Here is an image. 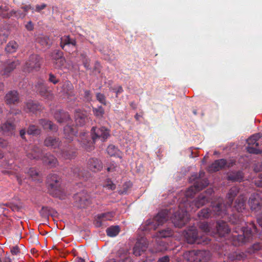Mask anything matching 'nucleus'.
Segmentation results:
<instances>
[{
  "mask_svg": "<svg viewBox=\"0 0 262 262\" xmlns=\"http://www.w3.org/2000/svg\"><path fill=\"white\" fill-rule=\"evenodd\" d=\"M213 192L212 188H209L201 193L193 202L186 201L181 203L179 206V210L174 212L171 217L172 222L174 226L178 228L184 226L189 221L188 213L195 211L197 209L209 202Z\"/></svg>",
  "mask_w": 262,
  "mask_h": 262,
  "instance_id": "f257e3e1",
  "label": "nucleus"
},
{
  "mask_svg": "<svg viewBox=\"0 0 262 262\" xmlns=\"http://www.w3.org/2000/svg\"><path fill=\"white\" fill-rule=\"evenodd\" d=\"M230 222L234 225H237V227L242 229V234L233 235V243L235 246H240L251 241L254 235L257 232L255 224L253 222H250L247 224L246 227L243 226L244 222L240 218L239 215L233 214L230 217Z\"/></svg>",
  "mask_w": 262,
  "mask_h": 262,
  "instance_id": "f03ea898",
  "label": "nucleus"
},
{
  "mask_svg": "<svg viewBox=\"0 0 262 262\" xmlns=\"http://www.w3.org/2000/svg\"><path fill=\"white\" fill-rule=\"evenodd\" d=\"M88 133L82 132L80 134V142L86 150H91L93 147V144L97 140H100L102 142L105 141L110 136V130L105 127H93L91 129V138L92 142H89L87 138Z\"/></svg>",
  "mask_w": 262,
  "mask_h": 262,
  "instance_id": "7ed1b4c3",
  "label": "nucleus"
},
{
  "mask_svg": "<svg viewBox=\"0 0 262 262\" xmlns=\"http://www.w3.org/2000/svg\"><path fill=\"white\" fill-rule=\"evenodd\" d=\"M227 215V206L222 202H219L216 204H212L209 208H204L199 213L201 219H208L214 216L223 217Z\"/></svg>",
  "mask_w": 262,
  "mask_h": 262,
  "instance_id": "20e7f679",
  "label": "nucleus"
},
{
  "mask_svg": "<svg viewBox=\"0 0 262 262\" xmlns=\"http://www.w3.org/2000/svg\"><path fill=\"white\" fill-rule=\"evenodd\" d=\"M168 212L167 209L162 210L152 219L147 220L143 226V229L145 231L156 230L168 220Z\"/></svg>",
  "mask_w": 262,
  "mask_h": 262,
  "instance_id": "39448f33",
  "label": "nucleus"
},
{
  "mask_svg": "<svg viewBox=\"0 0 262 262\" xmlns=\"http://www.w3.org/2000/svg\"><path fill=\"white\" fill-rule=\"evenodd\" d=\"M185 237L187 242L190 244H208L210 239L204 234L199 233L198 230L193 227L189 228L186 232Z\"/></svg>",
  "mask_w": 262,
  "mask_h": 262,
  "instance_id": "423d86ee",
  "label": "nucleus"
},
{
  "mask_svg": "<svg viewBox=\"0 0 262 262\" xmlns=\"http://www.w3.org/2000/svg\"><path fill=\"white\" fill-rule=\"evenodd\" d=\"M185 259L190 262H207L211 257L209 251L205 250H191L183 254Z\"/></svg>",
  "mask_w": 262,
  "mask_h": 262,
  "instance_id": "0eeeda50",
  "label": "nucleus"
},
{
  "mask_svg": "<svg viewBox=\"0 0 262 262\" xmlns=\"http://www.w3.org/2000/svg\"><path fill=\"white\" fill-rule=\"evenodd\" d=\"M204 174V172H201L199 176L200 178L196 180L193 185L189 187L185 191V195L187 199L193 197L197 192L202 190L204 188L208 185L209 182L207 179H201V177H203Z\"/></svg>",
  "mask_w": 262,
  "mask_h": 262,
  "instance_id": "6e6552de",
  "label": "nucleus"
},
{
  "mask_svg": "<svg viewBox=\"0 0 262 262\" xmlns=\"http://www.w3.org/2000/svg\"><path fill=\"white\" fill-rule=\"evenodd\" d=\"M48 188L51 194L56 195L61 191V178L55 173L49 174L47 179Z\"/></svg>",
  "mask_w": 262,
  "mask_h": 262,
  "instance_id": "1a4fd4ad",
  "label": "nucleus"
},
{
  "mask_svg": "<svg viewBox=\"0 0 262 262\" xmlns=\"http://www.w3.org/2000/svg\"><path fill=\"white\" fill-rule=\"evenodd\" d=\"M262 137L261 133H257L251 136L247 140V151L250 154H259L262 153V150L257 148L259 144L257 141Z\"/></svg>",
  "mask_w": 262,
  "mask_h": 262,
  "instance_id": "9d476101",
  "label": "nucleus"
},
{
  "mask_svg": "<svg viewBox=\"0 0 262 262\" xmlns=\"http://www.w3.org/2000/svg\"><path fill=\"white\" fill-rule=\"evenodd\" d=\"M41 58L38 55H31L26 62L25 69L29 72L34 70H38L41 65Z\"/></svg>",
  "mask_w": 262,
  "mask_h": 262,
  "instance_id": "9b49d317",
  "label": "nucleus"
},
{
  "mask_svg": "<svg viewBox=\"0 0 262 262\" xmlns=\"http://www.w3.org/2000/svg\"><path fill=\"white\" fill-rule=\"evenodd\" d=\"M19 64L20 62L17 59H15L13 61L8 60L3 62L1 65V74L6 77H9L10 74L16 68L17 66L19 65Z\"/></svg>",
  "mask_w": 262,
  "mask_h": 262,
  "instance_id": "f8f14e48",
  "label": "nucleus"
},
{
  "mask_svg": "<svg viewBox=\"0 0 262 262\" xmlns=\"http://www.w3.org/2000/svg\"><path fill=\"white\" fill-rule=\"evenodd\" d=\"M75 200L78 207L85 208L91 204V199L90 195L85 191H82L76 194Z\"/></svg>",
  "mask_w": 262,
  "mask_h": 262,
  "instance_id": "ddd939ff",
  "label": "nucleus"
},
{
  "mask_svg": "<svg viewBox=\"0 0 262 262\" xmlns=\"http://www.w3.org/2000/svg\"><path fill=\"white\" fill-rule=\"evenodd\" d=\"M148 246V242L145 237H142L138 239L134 248L133 253L136 256H140L145 251Z\"/></svg>",
  "mask_w": 262,
  "mask_h": 262,
  "instance_id": "4468645a",
  "label": "nucleus"
},
{
  "mask_svg": "<svg viewBox=\"0 0 262 262\" xmlns=\"http://www.w3.org/2000/svg\"><path fill=\"white\" fill-rule=\"evenodd\" d=\"M251 209L255 212L260 210L262 207V199L258 193H253L249 199Z\"/></svg>",
  "mask_w": 262,
  "mask_h": 262,
  "instance_id": "2eb2a0df",
  "label": "nucleus"
},
{
  "mask_svg": "<svg viewBox=\"0 0 262 262\" xmlns=\"http://www.w3.org/2000/svg\"><path fill=\"white\" fill-rule=\"evenodd\" d=\"M63 55V52L58 50L51 53V59L56 68H60L64 64L66 60Z\"/></svg>",
  "mask_w": 262,
  "mask_h": 262,
  "instance_id": "dca6fc26",
  "label": "nucleus"
},
{
  "mask_svg": "<svg viewBox=\"0 0 262 262\" xmlns=\"http://www.w3.org/2000/svg\"><path fill=\"white\" fill-rule=\"evenodd\" d=\"M71 173L73 177L79 179L87 180L91 177V173L83 169L78 166H73L71 168Z\"/></svg>",
  "mask_w": 262,
  "mask_h": 262,
  "instance_id": "f3484780",
  "label": "nucleus"
},
{
  "mask_svg": "<svg viewBox=\"0 0 262 262\" xmlns=\"http://www.w3.org/2000/svg\"><path fill=\"white\" fill-rule=\"evenodd\" d=\"M44 145L51 149L55 150L56 149H60L61 142L58 138L48 136L44 140Z\"/></svg>",
  "mask_w": 262,
  "mask_h": 262,
  "instance_id": "a211bd4d",
  "label": "nucleus"
},
{
  "mask_svg": "<svg viewBox=\"0 0 262 262\" xmlns=\"http://www.w3.org/2000/svg\"><path fill=\"white\" fill-rule=\"evenodd\" d=\"M230 167V164H228L225 159H221L215 160L208 167V170L210 172H215L224 168L225 167Z\"/></svg>",
  "mask_w": 262,
  "mask_h": 262,
  "instance_id": "6ab92c4d",
  "label": "nucleus"
},
{
  "mask_svg": "<svg viewBox=\"0 0 262 262\" xmlns=\"http://www.w3.org/2000/svg\"><path fill=\"white\" fill-rule=\"evenodd\" d=\"M114 213L113 212H107L98 214L95 219V224L97 227L103 225V222L106 221H110L114 217Z\"/></svg>",
  "mask_w": 262,
  "mask_h": 262,
  "instance_id": "aec40b11",
  "label": "nucleus"
},
{
  "mask_svg": "<svg viewBox=\"0 0 262 262\" xmlns=\"http://www.w3.org/2000/svg\"><path fill=\"white\" fill-rule=\"evenodd\" d=\"M42 109V106L37 102L29 100L25 103L24 111L27 113H35L37 111H40Z\"/></svg>",
  "mask_w": 262,
  "mask_h": 262,
  "instance_id": "412c9836",
  "label": "nucleus"
},
{
  "mask_svg": "<svg viewBox=\"0 0 262 262\" xmlns=\"http://www.w3.org/2000/svg\"><path fill=\"white\" fill-rule=\"evenodd\" d=\"M75 119L77 125L82 126L85 124L88 119L85 112L78 109L75 111Z\"/></svg>",
  "mask_w": 262,
  "mask_h": 262,
  "instance_id": "4be33fe9",
  "label": "nucleus"
},
{
  "mask_svg": "<svg viewBox=\"0 0 262 262\" xmlns=\"http://www.w3.org/2000/svg\"><path fill=\"white\" fill-rule=\"evenodd\" d=\"M88 167L91 171L96 172L100 171L102 169L103 166L100 160L97 158H93L89 160Z\"/></svg>",
  "mask_w": 262,
  "mask_h": 262,
  "instance_id": "5701e85b",
  "label": "nucleus"
},
{
  "mask_svg": "<svg viewBox=\"0 0 262 262\" xmlns=\"http://www.w3.org/2000/svg\"><path fill=\"white\" fill-rule=\"evenodd\" d=\"M7 104H15L19 102V96L16 91H10L7 93L5 97Z\"/></svg>",
  "mask_w": 262,
  "mask_h": 262,
  "instance_id": "b1692460",
  "label": "nucleus"
},
{
  "mask_svg": "<svg viewBox=\"0 0 262 262\" xmlns=\"http://www.w3.org/2000/svg\"><path fill=\"white\" fill-rule=\"evenodd\" d=\"M216 228L217 234L221 237L225 236L230 231L227 224L223 221H220L216 223Z\"/></svg>",
  "mask_w": 262,
  "mask_h": 262,
  "instance_id": "393cba45",
  "label": "nucleus"
},
{
  "mask_svg": "<svg viewBox=\"0 0 262 262\" xmlns=\"http://www.w3.org/2000/svg\"><path fill=\"white\" fill-rule=\"evenodd\" d=\"M77 132V128L75 126L66 125L63 128L64 138L71 142L73 140V138Z\"/></svg>",
  "mask_w": 262,
  "mask_h": 262,
  "instance_id": "a878e982",
  "label": "nucleus"
},
{
  "mask_svg": "<svg viewBox=\"0 0 262 262\" xmlns=\"http://www.w3.org/2000/svg\"><path fill=\"white\" fill-rule=\"evenodd\" d=\"M37 86V92L42 97L47 99H52L53 98V94L48 90L47 86L43 83H39Z\"/></svg>",
  "mask_w": 262,
  "mask_h": 262,
  "instance_id": "bb28decb",
  "label": "nucleus"
},
{
  "mask_svg": "<svg viewBox=\"0 0 262 262\" xmlns=\"http://www.w3.org/2000/svg\"><path fill=\"white\" fill-rule=\"evenodd\" d=\"M59 156H60L64 159H72L76 157L75 151L71 150L69 146L67 148L60 149L58 151H57Z\"/></svg>",
  "mask_w": 262,
  "mask_h": 262,
  "instance_id": "cd10ccee",
  "label": "nucleus"
},
{
  "mask_svg": "<svg viewBox=\"0 0 262 262\" xmlns=\"http://www.w3.org/2000/svg\"><path fill=\"white\" fill-rule=\"evenodd\" d=\"M239 192V189L237 187H232L229 191L228 193H227V205H225L227 206V209H228V207H230L231 204H232L233 199L237 195L238 193ZM227 210V214H228Z\"/></svg>",
  "mask_w": 262,
  "mask_h": 262,
  "instance_id": "c85d7f7f",
  "label": "nucleus"
},
{
  "mask_svg": "<svg viewBox=\"0 0 262 262\" xmlns=\"http://www.w3.org/2000/svg\"><path fill=\"white\" fill-rule=\"evenodd\" d=\"M56 120L59 123L67 122L70 119L69 114L62 110H57L54 114Z\"/></svg>",
  "mask_w": 262,
  "mask_h": 262,
  "instance_id": "c756f323",
  "label": "nucleus"
},
{
  "mask_svg": "<svg viewBox=\"0 0 262 262\" xmlns=\"http://www.w3.org/2000/svg\"><path fill=\"white\" fill-rule=\"evenodd\" d=\"M39 123L44 129H49L54 132H56L58 130L57 126L50 120L41 119L39 120Z\"/></svg>",
  "mask_w": 262,
  "mask_h": 262,
  "instance_id": "7c9ffc66",
  "label": "nucleus"
},
{
  "mask_svg": "<svg viewBox=\"0 0 262 262\" xmlns=\"http://www.w3.org/2000/svg\"><path fill=\"white\" fill-rule=\"evenodd\" d=\"M43 162L50 167L56 166L58 164L57 159L50 154H46L42 158Z\"/></svg>",
  "mask_w": 262,
  "mask_h": 262,
  "instance_id": "2f4dec72",
  "label": "nucleus"
},
{
  "mask_svg": "<svg viewBox=\"0 0 262 262\" xmlns=\"http://www.w3.org/2000/svg\"><path fill=\"white\" fill-rule=\"evenodd\" d=\"M76 39L71 38L69 35L64 36L60 38V45L62 49L66 46L76 47Z\"/></svg>",
  "mask_w": 262,
  "mask_h": 262,
  "instance_id": "473e14b6",
  "label": "nucleus"
},
{
  "mask_svg": "<svg viewBox=\"0 0 262 262\" xmlns=\"http://www.w3.org/2000/svg\"><path fill=\"white\" fill-rule=\"evenodd\" d=\"M0 128L4 134L10 135L13 133L15 126L13 123L7 121L1 125Z\"/></svg>",
  "mask_w": 262,
  "mask_h": 262,
  "instance_id": "72a5a7b5",
  "label": "nucleus"
},
{
  "mask_svg": "<svg viewBox=\"0 0 262 262\" xmlns=\"http://www.w3.org/2000/svg\"><path fill=\"white\" fill-rule=\"evenodd\" d=\"M156 245L154 251L155 252H160L166 251L168 249V244L162 238H156Z\"/></svg>",
  "mask_w": 262,
  "mask_h": 262,
  "instance_id": "f704fd0d",
  "label": "nucleus"
},
{
  "mask_svg": "<svg viewBox=\"0 0 262 262\" xmlns=\"http://www.w3.org/2000/svg\"><path fill=\"white\" fill-rule=\"evenodd\" d=\"M247 257V254L243 252H234L228 255V259L231 261L241 260Z\"/></svg>",
  "mask_w": 262,
  "mask_h": 262,
  "instance_id": "c9c22d12",
  "label": "nucleus"
},
{
  "mask_svg": "<svg viewBox=\"0 0 262 262\" xmlns=\"http://www.w3.org/2000/svg\"><path fill=\"white\" fill-rule=\"evenodd\" d=\"M244 178L242 172L238 171L228 173L227 179L233 182H241Z\"/></svg>",
  "mask_w": 262,
  "mask_h": 262,
  "instance_id": "e433bc0d",
  "label": "nucleus"
},
{
  "mask_svg": "<svg viewBox=\"0 0 262 262\" xmlns=\"http://www.w3.org/2000/svg\"><path fill=\"white\" fill-rule=\"evenodd\" d=\"M41 150L40 148L37 146H33L31 147V151H29L27 156L30 159H37L41 157Z\"/></svg>",
  "mask_w": 262,
  "mask_h": 262,
  "instance_id": "4c0bfd02",
  "label": "nucleus"
},
{
  "mask_svg": "<svg viewBox=\"0 0 262 262\" xmlns=\"http://www.w3.org/2000/svg\"><path fill=\"white\" fill-rule=\"evenodd\" d=\"M246 200L242 196H239L235 202L234 209L238 212H242L245 209Z\"/></svg>",
  "mask_w": 262,
  "mask_h": 262,
  "instance_id": "58836bf2",
  "label": "nucleus"
},
{
  "mask_svg": "<svg viewBox=\"0 0 262 262\" xmlns=\"http://www.w3.org/2000/svg\"><path fill=\"white\" fill-rule=\"evenodd\" d=\"M173 234L172 230L169 228L161 230L156 233L155 236L156 238H166L171 236Z\"/></svg>",
  "mask_w": 262,
  "mask_h": 262,
  "instance_id": "ea45409f",
  "label": "nucleus"
},
{
  "mask_svg": "<svg viewBox=\"0 0 262 262\" xmlns=\"http://www.w3.org/2000/svg\"><path fill=\"white\" fill-rule=\"evenodd\" d=\"M27 133L29 135L38 136L40 134L41 129L38 126L30 124L28 128Z\"/></svg>",
  "mask_w": 262,
  "mask_h": 262,
  "instance_id": "a19ab883",
  "label": "nucleus"
},
{
  "mask_svg": "<svg viewBox=\"0 0 262 262\" xmlns=\"http://www.w3.org/2000/svg\"><path fill=\"white\" fill-rule=\"evenodd\" d=\"M37 41L43 47L49 48L52 45V41L47 36H41L38 38Z\"/></svg>",
  "mask_w": 262,
  "mask_h": 262,
  "instance_id": "79ce46f5",
  "label": "nucleus"
},
{
  "mask_svg": "<svg viewBox=\"0 0 262 262\" xmlns=\"http://www.w3.org/2000/svg\"><path fill=\"white\" fill-rule=\"evenodd\" d=\"M107 152L111 157H119L120 153L118 148L114 145H110L107 147Z\"/></svg>",
  "mask_w": 262,
  "mask_h": 262,
  "instance_id": "37998d69",
  "label": "nucleus"
},
{
  "mask_svg": "<svg viewBox=\"0 0 262 262\" xmlns=\"http://www.w3.org/2000/svg\"><path fill=\"white\" fill-rule=\"evenodd\" d=\"M119 231L120 229L118 226H111L106 230L107 235L110 237L116 236L118 234Z\"/></svg>",
  "mask_w": 262,
  "mask_h": 262,
  "instance_id": "c03bdc74",
  "label": "nucleus"
},
{
  "mask_svg": "<svg viewBox=\"0 0 262 262\" xmlns=\"http://www.w3.org/2000/svg\"><path fill=\"white\" fill-rule=\"evenodd\" d=\"M18 47V46L15 41H11L7 45L5 51L10 53H14L16 51Z\"/></svg>",
  "mask_w": 262,
  "mask_h": 262,
  "instance_id": "a18cd8bd",
  "label": "nucleus"
},
{
  "mask_svg": "<svg viewBox=\"0 0 262 262\" xmlns=\"http://www.w3.org/2000/svg\"><path fill=\"white\" fill-rule=\"evenodd\" d=\"M9 9L7 5H2L0 6V16L3 18H9L10 11L8 12Z\"/></svg>",
  "mask_w": 262,
  "mask_h": 262,
  "instance_id": "49530a36",
  "label": "nucleus"
},
{
  "mask_svg": "<svg viewBox=\"0 0 262 262\" xmlns=\"http://www.w3.org/2000/svg\"><path fill=\"white\" fill-rule=\"evenodd\" d=\"M92 111L94 115L98 118L103 117L104 114V110L102 106H99L97 107H93Z\"/></svg>",
  "mask_w": 262,
  "mask_h": 262,
  "instance_id": "de8ad7c7",
  "label": "nucleus"
},
{
  "mask_svg": "<svg viewBox=\"0 0 262 262\" xmlns=\"http://www.w3.org/2000/svg\"><path fill=\"white\" fill-rule=\"evenodd\" d=\"M199 228L202 230V231L204 232V233L202 234H204L206 236H207V233L210 231V228L208 224L205 222H200L199 224Z\"/></svg>",
  "mask_w": 262,
  "mask_h": 262,
  "instance_id": "09e8293b",
  "label": "nucleus"
},
{
  "mask_svg": "<svg viewBox=\"0 0 262 262\" xmlns=\"http://www.w3.org/2000/svg\"><path fill=\"white\" fill-rule=\"evenodd\" d=\"M26 15V13H23L20 10H12L10 11V17L14 16L16 18H23Z\"/></svg>",
  "mask_w": 262,
  "mask_h": 262,
  "instance_id": "8fccbe9b",
  "label": "nucleus"
},
{
  "mask_svg": "<svg viewBox=\"0 0 262 262\" xmlns=\"http://www.w3.org/2000/svg\"><path fill=\"white\" fill-rule=\"evenodd\" d=\"M96 97L97 100L100 103L103 104L104 105H107V101L106 100V97L104 94L100 93H97L96 95Z\"/></svg>",
  "mask_w": 262,
  "mask_h": 262,
  "instance_id": "3c124183",
  "label": "nucleus"
},
{
  "mask_svg": "<svg viewBox=\"0 0 262 262\" xmlns=\"http://www.w3.org/2000/svg\"><path fill=\"white\" fill-rule=\"evenodd\" d=\"M262 248V243H257L253 244L249 250V253H254Z\"/></svg>",
  "mask_w": 262,
  "mask_h": 262,
  "instance_id": "603ef678",
  "label": "nucleus"
},
{
  "mask_svg": "<svg viewBox=\"0 0 262 262\" xmlns=\"http://www.w3.org/2000/svg\"><path fill=\"white\" fill-rule=\"evenodd\" d=\"M104 187L107 188L108 189L114 190L116 188V185L110 179L106 180Z\"/></svg>",
  "mask_w": 262,
  "mask_h": 262,
  "instance_id": "864d4df0",
  "label": "nucleus"
},
{
  "mask_svg": "<svg viewBox=\"0 0 262 262\" xmlns=\"http://www.w3.org/2000/svg\"><path fill=\"white\" fill-rule=\"evenodd\" d=\"M126 257H128L127 256V252L123 249H119L116 253V257L119 258L120 260L124 259Z\"/></svg>",
  "mask_w": 262,
  "mask_h": 262,
  "instance_id": "5fc2aeb1",
  "label": "nucleus"
},
{
  "mask_svg": "<svg viewBox=\"0 0 262 262\" xmlns=\"http://www.w3.org/2000/svg\"><path fill=\"white\" fill-rule=\"evenodd\" d=\"M28 173L34 180H35L36 177L39 175L38 172L34 168H30L28 171Z\"/></svg>",
  "mask_w": 262,
  "mask_h": 262,
  "instance_id": "6e6d98bb",
  "label": "nucleus"
},
{
  "mask_svg": "<svg viewBox=\"0 0 262 262\" xmlns=\"http://www.w3.org/2000/svg\"><path fill=\"white\" fill-rule=\"evenodd\" d=\"M8 36V35L7 34L3 32H0V45L6 42Z\"/></svg>",
  "mask_w": 262,
  "mask_h": 262,
  "instance_id": "4d7b16f0",
  "label": "nucleus"
},
{
  "mask_svg": "<svg viewBox=\"0 0 262 262\" xmlns=\"http://www.w3.org/2000/svg\"><path fill=\"white\" fill-rule=\"evenodd\" d=\"M49 81L54 84H57L59 82L58 79L52 73L49 74Z\"/></svg>",
  "mask_w": 262,
  "mask_h": 262,
  "instance_id": "13d9d810",
  "label": "nucleus"
},
{
  "mask_svg": "<svg viewBox=\"0 0 262 262\" xmlns=\"http://www.w3.org/2000/svg\"><path fill=\"white\" fill-rule=\"evenodd\" d=\"M49 209L48 207H42L40 213L42 217H46L49 214Z\"/></svg>",
  "mask_w": 262,
  "mask_h": 262,
  "instance_id": "bf43d9fd",
  "label": "nucleus"
},
{
  "mask_svg": "<svg viewBox=\"0 0 262 262\" xmlns=\"http://www.w3.org/2000/svg\"><path fill=\"white\" fill-rule=\"evenodd\" d=\"M254 183L256 186L262 187V173L254 181Z\"/></svg>",
  "mask_w": 262,
  "mask_h": 262,
  "instance_id": "052dcab7",
  "label": "nucleus"
},
{
  "mask_svg": "<svg viewBox=\"0 0 262 262\" xmlns=\"http://www.w3.org/2000/svg\"><path fill=\"white\" fill-rule=\"evenodd\" d=\"M111 90L113 91L114 92L116 93V97H118V95L119 94L122 93L123 92V89L121 86H119L117 89H116L115 88H112Z\"/></svg>",
  "mask_w": 262,
  "mask_h": 262,
  "instance_id": "680f3d73",
  "label": "nucleus"
},
{
  "mask_svg": "<svg viewBox=\"0 0 262 262\" xmlns=\"http://www.w3.org/2000/svg\"><path fill=\"white\" fill-rule=\"evenodd\" d=\"M132 186V184L130 182H126L124 185H123V191L121 192V193L122 194H126L127 193V189L130 188Z\"/></svg>",
  "mask_w": 262,
  "mask_h": 262,
  "instance_id": "e2e57ef3",
  "label": "nucleus"
},
{
  "mask_svg": "<svg viewBox=\"0 0 262 262\" xmlns=\"http://www.w3.org/2000/svg\"><path fill=\"white\" fill-rule=\"evenodd\" d=\"M170 258L168 255H165L158 258L157 262H169Z\"/></svg>",
  "mask_w": 262,
  "mask_h": 262,
  "instance_id": "0e129e2a",
  "label": "nucleus"
},
{
  "mask_svg": "<svg viewBox=\"0 0 262 262\" xmlns=\"http://www.w3.org/2000/svg\"><path fill=\"white\" fill-rule=\"evenodd\" d=\"M84 97L87 100H90L92 98L90 91L84 90Z\"/></svg>",
  "mask_w": 262,
  "mask_h": 262,
  "instance_id": "69168bd1",
  "label": "nucleus"
},
{
  "mask_svg": "<svg viewBox=\"0 0 262 262\" xmlns=\"http://www.w3.org/2000/svg\"><path fill=\"white\" fill-rule=\"evenodd\" d=\"M26 28L28 31H32L34 29V25L31 21H29L25 26Z\"/></svg>",
  "mask_w": 262,
  "mask_h": 262,
  "instance_id": "338daca9",
  "label": "nucleus"
},
{
  "mask_svg": "<svg viewBox=\"0 0 262 262\" xmlns=\"http://www.w3.org/2000/svg\"><path fill=\"white\" fill-rule=\"evenodd\" d=\"M46 7H47V5L45 4H42L40 5H37L36 6L35 11L39 12L41 10L44 9Z\"/></svg>",
  "mask_w": 262,
  "mask_h": 262,
  "instance_id": "774afa93",
  "label": "nucleus"
}]
</instances>
